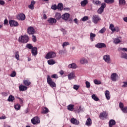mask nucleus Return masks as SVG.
Wrapping results in <instances>:
<instances>
[{"mask_svg":"<svg viewBox=\"0 0 127 127\" xmlns=\"http://www.w3.org/2000/svg\"><path fill=\"white\" fill-rule=\"evenodd\" d=\"M29 41V37L27 35L21 36L19 37L18 42L20 43H27Z\"/></svg>","mask_w":127,"mask_h":127,"instance_id":"obj_1","label":"nucleus"},{"mask_svg":"<svg viewBox=\"0 0 127 127\" xmlns=\"http://www.w3.org/2000/svg\"><path fill=\"white\" fill-rule=\"evenodd\" d=\"M119 50H121V58H123V59H127V54L125 52H127V48H120L119 49Z\"/></svg>","mask_w":127,"mask_h":127,"instance_id":"obj_2","label":"nucleus"},{"mask_svg":"<svg viewBox=\"0 0 127 127\" xmlns=\"http://www.w3.org/2000/svg\"><path fill=\"white\" fill-rule=\"evenodd\" d=\"M47 83L52 88H55L56 87V83L54 81H52V79L50 77V75H47Z\"/></svg>","mask_w":127,"mask_h":127,"instance_id":"obj_3","label":"nucleus"},{"mask_svg":"<svg viewBox=\"0 0 127 127\" xmlns=\"http://www.w3.org/2000/svg\"><path fill=\"white\" fill-rule=\"evenodd\" d=\"M55 57H56V53L54 52H49L45 56L46 59H52V58H55Z\"/></svg>","mask_w":127,"mask_h":127,"instance_id":"obj_4","label":"nucleus"},{"mask_svg":"<svg viewBox=\"0 0 127 127\" xmlns=\"http://www.w3.org/2000/svg\"><path fill=\"white\" fill-rule=\"evenodd\" d=\"M108 113L106 111H103V112H101L99 116V118L100 120H102V121H104V120L106 119L107 118H108Z\"/></svg>","mask_w":127,"mask_h":127,"instance_id":"obj_5","label":"nucleus"},{"mask_svg":"<svg viewBox=\"0 0 127 127\" xmlns=\"http://www.w3.org/2000/svg\"><path fill=\"white\" fill-rule=\"evenodd\" d=\"M106 3L103 2L101 4V7L98 9L97 12L99 14H102L103 12H104V9H105V7H106Z\"/></svg>","mask_w":127,"mask_h":127,"instance_id":"obj_6","label":"nucleus"},{"mask_svg":"<svg viewBox=\"0 0 127 127\" xmlns=\"http://www.w3.org/2000/svg\"><path fill=\"white\" fill-rule=\"evenodd\" d=\"M103 60L106 63H108V64H110V63H112V60L111 59V57L109 55H105L103 56Z\"/></svg>","mask_w":127,"mask_h":127,"instance_id":"obj_7","label":"nucleus"},{"mask_svg":"<svg viewBox=\"0 0 127 127\" xmlns=\"http://www.w3.org/2000/svg\"><path fill=\"white\" fill-rule=\"evenodd\" d=\"M101 20V18H100V16L99 15H93L92 17V21L94 22V23H95V24H97Z\"/></svg>","mask_w":127,"mask_h":127,"instance_id":"obj_8","label":"nucleus"},{"mask_svg":"<svg viewBox=\"0 0 127 127\" xmlns=\"http://www.w3.org/2000/svg\"><path fill=\"white\" fill-rule=\"evenodd\" d=\"M32 124L33 125H37V124H39L40 123V120H39V118L38 117H35L31 120Z\"/></svg>","mask_w":127,"mask_h":127,"instance_id":"obj_9","label":"nucleus"},{"mask_svg":"<svg viewBox=\"0 0 127 127\" xmlns=\"http://www.w3.org/2000/svg\"><path fill=\"white\" fill-rule=\"evenodd\" d=\"M27 33L29 35H33L35 33V30H34V28L32 26H30L27 29Z\"/></svg>","mask_w":127,"mask_h":127,"instance_id":"obj_10","label":"nucleus"},{"mask_svg":"<svg viewBox=\"0 0 127 127\" xmlns=\"http://www.w3.org/2000/svg\"><path fill=\"white\" fill-rule=\"evenodd\" d=\"M10 26L12 27L13 26H18V22L14 20H10L9 21Z\"/></svg>","mask_w":127,"mask_h":127,"instance_id":"obj_11","label":"nucleus"},{"mask_svg":"<svg viewBox=\"0 0 127 127\" xmlns=\"http://www.w3.org/2000/svg\"><path fill=\"white\" fill-rule=\"evenodd\" d=\"M96 48H106L107 46L104 43H98L95 45Z\"/></svg>","mask_w":127,"mask_h":127,"instance_id":"obj_12","label":"nucleus"},{"mask_svg":"<svg viewBox=\"0 0 127 127\" xmlns=\"http://www.w3.org/2000/svg\"><path fill=\"white\" fill-rule=\"evenodd\" d=\"M48 22L51 25H53V24H54L57 22V20L54 18H50L48 19Z\"/></svg>","mask_w":127,"mask_h":127,"instance_id":"obj_13","label":"nucleus"},{"mask_svg":"<svg viewBox=\"0 0 127 127\" xmlns=\"http://www.w3.org/2000/svg\"><path fill=\"white\" fill-rule=\"evenodd\" d=\"M70 123L72 125H75V126H78L80 124V122L75 118H71L70 119Z\"/></svg>","mask_w":127,"mask_h":127,"instance_id":"obj_14","label":"nucleus"},{"mask_svg":"<svg viewBox=\"0 0 127 127\" xmlns=\"http://www.w3.org/2000/svg\"><path fill=\"white\" fill-rule=\"evenodd\" d=\"M31 53L33 56H36V55H37V54H38L37 47H34L32 48L31 50Z\"/></svg>","mask_w":127,"mask_h":127,"instance_id":"obj_15","label":"nucleus"},{"mask_svg":"<svg viewBox=\"0 0 127 127\" xmlns=\"http://www.w3.org/2000/svg\"><path fill=\"white\" fill-rule=\"evenodd\" d=\"M68 80H72L76 77V75H75V72H71L67 75Z\"/></svg>","mask_w":127,"mask_h":127,"instance_id":"obj_16","label":"nucleus"},{"mask_svg":"<svg viewBox=\"0 0 127 127\" xmlns=\"http://www.w3.org/2000/svg\"><path fill=\"white\" fill-rule=\"evenodd\" d=\"M69 17H70V14L67 13H65L62 16V18L64 19V20H68V19H69Z\"/></svg>","mask_w":127,"mask_h":127,"instance_id":"obj_17","label":"nucleus"},{"mask_svg":"<svg viewBox=\"0 0 127 127\" xmlns=\"http://www.w3.org/2000/svg\"><path fill=\"white\" fill-rule=\"evenodd\" d=\"M118 77V75L116 73H113L111 74V78L112 81H113L114 82H116L117 81V77Z\"/></svg>","mask_w":127,"mask_h":127,"instance_id":"obj_18","label":"nucleus"},{"mask_svg":"<svg viewBox=\"0 0 127 127\" xmlns=\"http://www.w3.org/2000/svg\"><path fill=\"white\" fill-rule=\"evenodd\" d=\"M113 126H116V121H115V120L111 119L109 121V127H113Z\"/></svg>","mask_w":127,"mask_h":127,"instance_id":"obj_19","label":"nucleus"},{"mask_svg":"<svg viewBox=\"0 0 127 127\" xmlns=\"http://www.w3.org/2000/svg\"><path fill=\"white\" fill-rule=\"evenodd\" d=\"M17 18L19 19V20H24V19H25V15L23 13L20 14L17 16Z\"/></svg>","mask_w":127,"mask_h":127,"instance_id":"obj_20","label":"nucleus"},{"mask_svg":"<svg viewBox=\"0 0 127 127\" xmlns=\"http://www.w3.org/2000/svg\"><path fill=\"white\" fill-rule=\"evenodd\" d=\"M19 91H24L27 90V87L26 86L20 85L19 86Z\"/></svg>","mask_w":127,"mask_h":127,"instance_id":"obj_21","label":"nucleus"},{"mask_svg":"<svg viewBox=\"0 0 127 127\" xmlns=\"http://www.w3.org/2000/svg\"><path fill=\"white\" fill-rule=\"evenodd\" d=\"M48 113H49V109H48V108H47V107H44L42 108L41 114L45 115L46 114H48Z\"/></svg>","mask_w":127,"mask_h":127,"instance_id":"obj_22","label":"nucleus"},{"mask_svg":"<svg viewBox=\"0 0 127 127\" xmlns=\"http://www.w3.org/2000/svg\"><path fill=\"white\" fill-rule=\"evenodd\" d=\"M74 107H75V105L73 104H70L67 106V110L68 111H70V112H73L74 111Z\"/></svg>","mask_w":127,"mask_h":127,"instance_id":"obj_23","label":"nucleus"},{"mask_svg":"<svg viewBox=\"0 0 127 127\" xmlns=\"http://www.w3.org/2000/svg\"><path fill=\"white\" fill-rule=\"evenodd\" d=\"M105 95L107 100H110L111 99V96H110V91H109V90H106L105 92Z\"/></svg>","mask_w":127,"mask_h":127,"instance_id":"obj_24","label":"nucleus"},{"mask_svg":"<svg viewBox=\"0 0 127 127\" xmlns=\"http://www.w3.org/2000/svg\"><path fill=\"white\" fill-rule=\"evenodd\" d=\"M56 19L57 20H59L61 17H62V16H61V14L58 12H56L55 16Z\"/></svg>","mask_w":127,"mask_h":127,"instance_id":"obj_25","label":"nucleus"},{"mask_svg":"<svg viewBox=\"0 0 127 127\" xmlns=\"http://www.w3.org/2000/svg\"><path fill=\"white\" fill-rule=\"evenodd\" d=\"M80 62L81 64H87L88 63V60L85 58H83L80 60Z\"/></svg>","mask_w":127,"mask_h":127,"instance_id":"obj_26","label":"nucleus"},{"mask_svg":"<svg viewBox=\"0 0 127 127\" xmlns=\"http://www.w3.org/2000/svg\"><path fill=\"white\" fill-rule=\"evenodd\" d=\"M23 84L25 85V86H29L30 85V84H31V82H30L29 80L26 79L23 80Z\"/></svg>","mask_w":127,"mask_h":127,"instance_id":"obj_27","label":"nucleus"},{"mask_svg":"<svg viewBox=\"0 0 127 127\" xmlns=\"http://www.w3.org/2000/svg\"><path fill=\"white\" fill-rule=\"evenodd\" d=\"M68 68H71L72 69H76L77 68V65L75 63H72L68 65Z\"/></svg>","mask_w":127,"mask_h":127,"instance_id":"obj_28","label":"nucleus"},{"mask_svg":"<svg viewBox=\"0 0 127 127\" xmlns=\"http://www.w3.org/2000/svg\"><path fill=\"white\" fill-rule=\"evenodd\" d=\"M88 0H83L80 2L81 6H86L88 4Z\"/></svg>","mask_w":127,"mask_h":127,"instance_id":"obj_29","label":"nucleus"},{"mask_svg":"<svg viewBox=\"0 0 127 127\" xmlns=\"http://www.w3.org/2000/svg\"><path fill=\"white\" fill-rule=\"evenodd\" d=\"M85 125L88 126H90L92 125V120L91 118H89L85 123Z\"/></svg>","mask_w":127,"mask_h":127,"instance_id":"obj_30","label":"nucleus"},{"mask_svg":"<svg viewBox=\"0 0 127 127\" xmlns=\"http://www.w3.org/2000/svg\"><path fill=\"white\" fill-rule=\"evenodd\" d=\"M90 36L91 41H94V40H95V38L96 37V35L93 33H91L90 34Z\"/></svg>","mask_w":127,"mask_h":127,"instance_id":"obj_31","label":"nucleus"},{"mask_svg":"<svg viewBox=\"0 0 127 127\" xmlns=\"http://www.w3.org/2000/svg\"><path fill=\"white\" fill-rule=\"evenodd\" d=\"M57 8L59 10H62L63 9V4L62 3H59L58 4Z\"/></svg>","mask_w":127,"mask_h":127,"instance_id":"obj_32","label":"nucleus"},{"mask_svg":"<svg viewBox=\"0 0 127 127\" xmlns=\"http://www.w3.org/2000/svg\"><path fill=\"white\" fill-rule=\"evenodd\" d=\"M21 107V106L19 104H17L14 106V108L16 111H19V110H20Z\"/></svg>","mask_w":127,"mask_h":127,"instance_id":"obj_33","label":"nucleus"},{"mask_svg":"<svg viewBox=\"0 0 127 127\" xmlns=\"http://www.w3.org/2000/svg\"><path fill=\"white\" fill-rule=\"evenodd\" d=\"M55 63H56V62H55V61L53 60H50L48 61V64H49V65H54Z\"/></svg>","mask_w":127,"mask_h":127,"instance_id":"obj_34","label":"nucleus"},{"mask_svg":"<svg viewBox=\"0 0 127 127\" xmlns=\"http://www.w3.org/2000/svg\"><path fill=\"white\" fill-rule=\"evenodd\" d=\"M14 97L12 95H10L7 99L8 102H13L14 101Z\"/></svg>","mask_w":127,"mask_h":127,"instance_id":"obj_35","label":"nucleus"},{"mask_svg":"<svg viewBox=\"0 0 127 127\" xmlns=\"http://www.w3.org/2000/svg\"><path fill=\"white\" fill-rule=\"evenodd\" d=\"M119 3L120 5H125L126 0H119Z\"/></svg>","mask_w":127,"mask_h":127,"instance_id":"obj_36","label":"nucleus"},{"mask_svg":"<svg viewBox=\"0 0 127 127\" xmlns=\"http://www.w3.org/2000/svg\"><path fill=\"white\" fill-rule=\"evenodd\" d=\"M110 29L112 31V32H115V26L113 24H111L109 27Z\"/></svg>","mask_w":127,"mask_h":127,"instance_id":"obj_37","label":"nucleus"},{"mask_svg":"<svg viewBox=\"0 0 127 127\" xmlns=\"http://www.w3.org/2000/svg\"><path fill=\"white\" fill-rule=\"evenodd\" d=\"M121 42V40L120 38H116L114 39V43L115 44H119Z\"/></svg>","mask_w":127,"mask_h":127,"instance_id":"obj_38","label":"nucleus"},{"mask_svg":"<svg viewBox=\"0 0 127 127\" xmlns=\"http://www.w3.org/2000/svg\"><path fill=\"white\" fill-rule=\"evenodd\" d=\"M92 98L93 99V100H94V101H96V102H98V101H99V98L96 96V95L95 94H93L92 95Z\"/></svg>","mask_w":127,"mask_h":127,"instance_id":"obj_39","label":"nucleus"},{"mask_svg":"<svg viewBox=\"0 0 127 127\" xmlns=\"http://www.w3.org/2000/svg\"><path fill=\"white\" fill-rule=\"evenodd\" d=\"M104 2L106 3H114L115 0H104Z\"/></svg>","mask_w":127,"mask_h":127,"instance_id":"obj_40","label":"nucleus"},{"mask_svg":"<svg viewBox=\"0 0 127 127\" xmlns=\"http://www.w3.org/2000/svg\"><path fill=\"white\" fill-rule=\"evenodd\" d=\"M15 58L17 60H19V52H18V51H17L15 52Z\"/></svg>","mask_w":127,"mask_h":127,"instance_id":"obj_41","label":"nucleus"},{"mask_svg":"<svg viewBox=\"0 0 127 127\" xmlns=\"http://www.w3.org/2000/svg\"><path fill=\"white\" fill-rule=\"evenodd\" d=\"M26 48H28V49H31L32 50V48H33V46L31 44H27L26 46Z\"/></svg>","mask_w":127,"mask_h":127,"instance_id":"obj_42","label":"nucleus"},{"mask_svg":"<svg viewBox=\"0 0 127 127\" xmlns=\"http://www.w3.org/2000/svg\"><path fill=\"white\" fill-rule=\"evenodd\" d=\"M17 99H18L21 106H23V99L20 97H17Z\"/></svg>","mask_w":127,"mask_h":127,"instance_id":"obj_43","label":"nucleus"},{"mask_svg":"<svg viewBox=\"0 0 127 127\" xmlns=\"http://www.w3.org/2000/svg\"><path fill=\"white\" fill-rule=\"evenodd\" d=\"M32 41L33 42H36L37 41V39L36 38V36H35V35L33 34L32 36Z\"/></svg>","mask_w":127,"mask_h":127,"instance_id":"obj_44","label":"nucleus"},{"mask_svg":"<svg viewBox=\"0 0 127 127\" xmlns=\"http://www.w3.org/2000/svg\"><path fill=\"white\" fill-rule=\"evenodd\" d=\"M81 20L82 21H86V20H89V17L85 16L81 19Z\"/></svg>","mask_w":127,"mask_h":127,"instance_id":"obj_45","label":"nucleus"},{"mask_svg":"<svg viewBox=\"0 0 127 127\" xmlns=\"http://www.w3.org/2000/svg\"><path fill=\"white\" fill-rule=\"evenodd\" d=\"M67 45H70V43H69V42H64L63 44V48H64V47H65V46H67Z\"/></svg>","mask_w":127,"mask_h":127,"instance_id":"obj_46","label":"nucleus"},{"mask_svg":"<svg viewBox=\"0 0 127 127\" xmlns=\"http://www.w3.org/2000/svg\"><path fill=\"white\" fill-rule=\"evenodd\" d=\"M94 83L96 85H101V82L97 79L94 80Z\"/></svg>","mask_w":127,"mask_h":127,"instance_id":"obj_47","label":"nucleus"},{"mask_svg":"<svg viewBox=\"0 0 127 127\" xmlns=\"http://www.w3.org/2000/svg\"><path fill=\"white\" fill-rule=\"evenodd\" d=\"M51 8L54 10H56V9H58L57 5L56 4H54L51 6Z\"/></svg>","mask_w":127,"mask_h":127,"instance_id":"obj_48","label":"nucleus"},{"mask_svg":"<svg viewBox=\"0 0 127 127\" xmlns=\"http://www.w3.org/2000/svg\"><path fill=\"white\" fill-rule=\"evenodd\" d=\"M51 77L53 79H58V75H57V74H54L51 75Z\"/></svg>","mask_w":127,"mask_h":127,"instance_id":"obj_49","label":"nucleus"},{"mask_svg":"<svg viewBox=\"0 0 127 127\" xmlns=\"http://www.w3.org/2000/svg\"><path fill=\"white\" fill-rule=\"evenodd\" d=\"M101 3H102V2H101V1H100V0H96L94 1V4H96V5H99Z\"/></svg>","mask_w":127,"mask_h":127,"instance_id":"obj_50","label":"nucleus"},{"mask_svg":"<svg viewBox=\"0 0 127 127\" xmlns=\"http://www.w3.org/2000/svg\"><path fill=\"white\" fill-rule=\"evenodd\" d=\"M79 88H80V86L78 85H73V89L74 90H76L77 91V90L79 89Z\"/></svg>","mask_w":127,"mask_h":127,"instance_id":"obj_51","label":"nucleus"},{"mask_svg":"<svg viewBox=\"0 0 127 127\" xmlns=\"http://www.w3.org/2000/svg\"><path fill=\"white\" fill-rule=\"evenodd\" d=\"M122 111L125 114H127V107H124Z\"/></svg>","mask_w":127,"mask_h":127,"instance_id":"obj_52","label":"nucleus"},{"mask_svg":"<svg viewBox=\"0 0 127 127\" xmlns=\"http://www.w3.org/2000/svg\"><path fill=\"white\" fill-rule=\"evenodd\" d=\"M86 88H90L91 86V84H90V82L89 81H86L85 82Z\"/></svg>","mask_w":127,"mask_h":127,"instance_id":"obj_53","label":"nucleus"},{"mask_svg":"<svg viewBox=\"0 0 127 127\" xmlns=\"http://www.w3.org/2000/svg\"><path fill=\"white\" fill-rule=\"evenodd\" d=\"M10 77H15L16 76V72L15 71H13L11 74H10Z\"/></svg>","mask_w":127,"mask_h":127,"instance_id":"obj_54","label":"nucleus"},{"mask_svg":"<svg viewBox=\"0 0 127 127\" xmlns=\"http://www.w3.org/2000/svg\"><path fill=\"white\" fill-rule=\"evenodd\" d=\"M119 108L122 110L124 107V103L120 102L119 103Z\"/></svg>","mask_w":127,"mask_h":127,"instance_id":"obj_55","label":"nucleus"},{"mask_svg":"<svg viewBox=\"0 0 127 127\" xmlns=\"http://www.w3.org/2000/svg\"><path fill=\"white\" fill-rule=\"evenodd\" d=\"M106 31V28H103L101 30L99 31V33H104Z\"/></svg>","mask_w":127,"mask_h":127,"instance_id":"obj_56","label":"nucleus"},{"mask_svg":"<svg viewBox=\"0 0 127 127\" xmlns=\"http://www.w3.org/2000/svg\"><path fill=\"white\" fill-rule=\"evenodd\" d=\"M4 25H8V20H7V19L4 20Z\"/></svg>","mask_w":127,"mask_h":127,"instance_id":"obj_57","label":"nucleus"},{"mask_svg":"<svg viewBox=\"0 0 127 127\" xmlns=\"http://www.w3.org/2000/svg\"><path fill=\"white\" fill-rule=\"evenodd\" d=\"M124 85H122V88H127V82H124Z\"/></svg>","mask_w":127,"mask_h":127,"instance_id":"obj_58","label":"nucleus"},{"mask_svg":"<svg viewBox=\"0 0 127 127\" xmlns=\"http://www.w3.org/2000/svg\"><path fill=\"white\" fill-rule=\"evenodd\" d=\"M28 7L30 9H34V6H33V5H32L31 4L29 5Z\"/></svg>","mask_w":127,"mask_h":127,"instance_id":"obj_59","label":"nucleus"},{"mask_svg":"<svg viewBox=\"0 0 127 127\" xmlns=\"http://www.w3.org/2000/svg\"><path fill=\"white\" fill-rule=\"evenodd\" d=\"M5 3V2L4 1L0 0V5H3Z\"/></svg>","mask_w":127,"mask_h":127,"instance_id":"obj_60","label":"nucleus"},{"mask_svg":"<svg viewBox=\"0 0 127 127\" xmlns=\"http://www.w3.org/2000/svg\"><path fill=\"white\" fill-rule=\"evenodd\" d=\"M115 31H116V32H119V31H120V28H119V27H115Z\"/></svg>","mask_w":127,"mask_h":127,"instance_id":"obj_61","label":"nucleus"},{"mask_svg":"<svg viewBox=\"0 0 127 127\" xmlns=\"http://www.w3.org/2000/svg\"><path fill=\"white\" fill-rule=\"evenodd\" d=\"M64 10H65L66 11H69L70 10V8L69 7H65L64 8Z\"/></svg>","mask_w":127,"mask_h":127,"instance_id":"obj_62","label":"nucleus"},{"mask_svg":"<svg viewBox=\"0 0 127 127\" xmlns=\"http://www.w3.org/2000/svg\"><path fill=\"white\" fill-rule=\"evenodd\" d=\"M6 117L4 116H1L0 117V120H5Z\"/></svg>","mask_w":127,"mask_h":127,"instance_id":"obj_63","label":"nucleus"},{"mask_svg":"<svg viewBox=\"0 0 127 127\" xmlns=\"http://www.w3.org/2000/svg\"><path fill=\"white\" fill-rule=\"evenodd\" d=\"M60 75H61L62 76L63 75V74H64V71L63 70H61L60 72H59Z\"/></svg>","mask_w":127,"mask_h":127,"instance_id":"obj_64","label":"nucleus"}]
</instances>
